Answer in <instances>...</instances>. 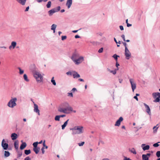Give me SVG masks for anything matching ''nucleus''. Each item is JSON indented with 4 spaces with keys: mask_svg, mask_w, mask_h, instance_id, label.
Returning a JSON list of instances; mask_svg holds the SVG:
<instances>
[{
    "mask_svg": "<svg viewBox=\"0 0 160 160\" xmlns=\"http://www.w3.org/2000/svg\"><path fill=\"white\" fill-rule=\"evenodd\" d=\"M123 120V118L122 117H120L119 119L116 122L115 124V126H119L121 123V122Z\"/></svg>",
    "mask_w": 160,
    "mask_h": 160,
    "instance_id": "obj_11",
    "label": "nucleus"
},
{
    "mask_svg": "<svg viewBox=\"0 0 160 160\" xmlns=\"http://www.w3.org/2000/svg\"><path fill=\"white\" fill-rule=\"evenodd\" d=\"M122 81H123V80L122 79H119V81L120 83H122Z\"/></svg>",
    "mask_w": 160,
    "mask_h": 160,
    "instance_id": "obj_64",
    "label": "nucleus"
},
{
    "mask_svg": "<svg viewBox=\"0 0 160 160\" xmlns=\"http://www.w3.org/2000/svg\"><path fill=\"white\" fill-rule=\"evenodd\" d=\"M40 148L39 147H37L35 148H33V150L35 152V153L37 154L39 152V150L40 149Z\"/></svg>",
    "mask_w": 160,
    "mask_h": 160,
    "instance_id": "obj_24",
    "label": "nucleus"
},
{
    "mask_svg": "<svg viewBox=\"0 0 160 160\" xmlns=\"http://www.w3.org/2000/svg\"><path fill=\"white\" fill-rule=\"evenodd\" d=\"M159 142H158L156 143H155L154 144H153V147H158L159 146V145L158 144V143H159Z\"/></svg>",
    "mask_w": 160,
    "mask_h": 160,
    "instance_id": "obj_46",
    "label": "nucleus"
},
{
    "mask_svg": "<svg viewBox=\"0 0 160 160\" xmlns=\"http://www.w3.org/2000/svg\"><path fill=\"white\" fill-rule=\"evenodd\" d=\"M60 118H63L66 116V115L65 114L61 115H59Z\"/></svg>",
    "mask_w": 160,
    "mask_h": 160,
    "instance_id": "obj_56",
    "label": "nucleus"
},
{
    "mask_svg": "<svg viewBox=\"0 0 160 160\" xmlns=\"http://www.w3.org/2000/svg\"><path fill=\"white\" fill-rule=\"evenodd\" d=\"M45 142V141L44 140L43 141V145L44 147H45V148L47 149L48 148V147L46 145Z\"/></svg>",
    "mask_w": 160,
    "mask_h": 160,
    "instance_id": "obj_44",
    "label": "nucleus"
},
{
    "mask_svg": "<svg viewBox=\"0 0 160 160\" xmlns=\"http://www.w3.org/2000/svg\"><path fill=\"white\" fill-rule=\"evenodd\" d=\"M56 11H57V12H58L61 9V7L60 6H58L57 7V8H55Z\"/></svg>",
    "mask_w": 160,
    "mask_h": 160,
    "instance_id": "obj_50",
    "label": "nucleus"
},
{
    "mask_svg": "<svg viewBox=\"0 0 160 160\" xmlns=\"http://www.w3.org/2000/svg\"><path fill=\"white\" fill-rule=\"evenodd\" d=\"M72 131V135H75V134H79L77 132L76 130H71Z\"/></svg>",
    "mask_w": 160,
    "mask_h": 160,
    "instance_id": "obj_33",
    "label": "nucleus"
},
{
    "mask_svg": "<svg viewBox=\"0 0 160 160\" xmlns=\"http://www.w3.org/2000/svg\"><path fill=\"white\" fill-rule=\"evenodd\" d=\"M158 125V124H157L156 126H154L153 127V130L154 133H156L157 132L158 129L159 127H157Z\"/></svg>",
    "mask_w": 160,
    "mask_h": 160,
    "instance_id": "obj_30",
    "label": "nucleus"
},
{
    "mask_svg": "<svg viewBox=\"0 0 160 160\" xmlns=\"http://www.w3.org/2000/svg\"><path fill=\"white\" fill-rule=\"evenodd\" d=\"M19 3L21 4L22 5H25L26 1V0H16Z\"/></svg>",
    "mask_w": 160,
    "mask_h": 160,
    "instance_id": "obj_22",
    "label": "nucleus"
},
{
    "mask_svg": "<svg viewBox=\"0 0 160 160\" xmlns=\"http://www.w3.org/2000/svg\"><path fill=\"white\" fill-rule=\"evenodd\" d=\"M18 69L19 70V73L20 74H22L23 73L24 71L22 70L20 68H19V67L18 68Z\"/></svg>",
    "mask_w": 160,
    "mask_h": 160,
    "instance_id": "obj_40",
    "label": "nucleus"
},
{
    "mask_svg": "<svg viewBox=\"0 0 160 160\" xmlns=\"http://www.w3.org/2000/svg\"><path fill=\"white\" fill-rule=\"evenodd\" d=\"M27 146V144L25 142H22L20 148L21 150L24 149Z\"/></svg>",
    "mask_w": 160,
    "mask_h": 160,
    "instance_id": "obj_20",
    "label": "nucleus"
},
{
    "mask_svg": "<svg viewBox=\"0 0 160 160\" xmlns=\"http://www.w3.org/2000/svg\"><path fill=\"white\" fill-rule=\"evenodd\" d=\"M57 27V25L55 24H53L51 26V29L53 30V32H55V29Z\"/></svg>",
    "mask_w": 160,
    "mask_h": 160,
    "instance_id": "obj_29",
    "label": "nucleus"
},
{
    "mask_svg": "<svg viewBox=\"0 0 160 160\" xmlns=\"http://www.w3.org/2000/svg\"><path fill=\"white\" fill-rule=\"evenodd\" d=\"M72 3V0H67L66 5L67 6L68 8H69L71 7Z\"/></svg>",
    "mask_w": 160,
    "mask_h": 160,
    "instance_id": "obj_18",
    "label": "nucleus"
},
{
    "mask_svg": "<svg viewBox=\"0 0 160 160\" xmlns=\"http://www.w3.org/2000/svg\"><path fill=\"white\" fill-rule=\"evenodd\" d=\"M123 160H132L129 158H127L126 157H125Z\"/></svg>",
    "mask_w": 160,
    "mask_h": 160,
    "instance_id": "obj_54",
    "label": "nucleus"
},
{
    "mask_svg": "<svg viewBox=\"0 0 160 160\" xmlns=\"http://www.w3.org/2000/svg\"><path fill=\"white\" fill-rule=\"evenodd\" d=\"M67 38V36H63L62 37V40H64L66 39Z\"/></svg>",
    "mask_w": 160,
    "mask_h": 160,
    "instance_id": "obj_48",
    "label": "nucleus"
},
{
    "mask_svg": "<svg viewBox=\"0 0 160 160\" xmlns=\"http://www.w3.org/2000/svg\"><path fill=\"white\" fill-rule=\"evenodd\" d=\"M17 101V98H16L11 99V108H13L17 105L16 103Z\"/></svg>",
    "mask_w": 160,
    "mask_h": 160,
    "instance_id": "obj_5",
    "label": "nucleus"
},
{
    "mask_svg": "<svg viewBox=\"0 0 160 160\" xmlns=\"http://www.w3.org/2000/svg\"><path fill=\"white\" fill-rule=\"evenodd\" d=\"M29 9V6H28V7H27L26 8V9H25V12L28 11V10Z\"/></svg>",
    "mask_w": 160,
    "mask_h": 160,
    "instance_id": "obj_61",
    "label": "nucleus"
},
{
    "mask_svg": "<svg viewBox=\"0 0 160 160\" xmlns=\"http://www.w3.org/2000/svg\"><path fill=\"white\" fill-rule=\"evenodd\" d=\"M103 51V48H100L98 50V52L99 53H101Z\"/></svg>",
    "mask_w": 160,
    "mask_h": 160,
    "instance_id": "obj_49",
    "label": "nucleus"
},
{
    "mask_svg": "<svg viewBox=\"0 0 160 160\" xmlns=\"http://www.w3.org/2000/svg\"><path fill=\"white\" fill-rule=\"evenodd\" d=\"M68 96L70 97H73V94L72 92H69L68 93Z\"/></svg>",
    "mask_w": 160,
    "mask_h": 160,
    "instance_id": "obj_47",
    "label": "nucleus"
},
{
    "mask_svg": "<svg viewBox=\"0 0 160 160\" xmlns=\"http://www.w3.org/2000/svg\"><path fill=\"white\" fill-rule=\"evenodd\" d=\"M156 156L158 157L159 158L160 157V151H158L156 153Z\"/></svg>",
    "mask_w": 160,
    "mask_h": 160,
    "instance_id": "obj_42",
    "label": "nucleus"
},
{
    "mask_svg": "<svg viewBox=\"0 0 160 160\" xmlns=\"http://www.w3.org/2000/svg\"><path fill=\"white\" fill-rule=\"evenodd\" d=\"M72 72H68L66 73L68 75H72Z\"/></svg>",
    "mask_w": 160,
    "mask_h": 160,
    "instance_id": "obj_53",
    "label": "nucleus"
},
{
    "mask_svg": "<svg viewBox=\"0 0 160 160\" xmlns=\"http://www.w3.org/2000/svg\"><path fill=\"white\" fill-rule=\"evenodd\" d=\"M16 151L18 153L17 158H19L22 156V151H18V150Z\"/></svg>",
    "mask_w": 160,
    "mask_h": 160,
    "instance_id": "obj_26",
    "label": "nucleus"
},
{
    "mask_svg": "<svg viewBox=\"0 0 160 160\" xmlns=\"http://www.w3.org/2000/svg\"><path fill=\"white\" fill-rule=\"evenodd\" d=\"M144 105L146 109V112L149 115H151V113L150 111V109L149 106L145 103H144Z\"/></svg>",
    "mask_w": 160,
    "mask_h": 160,
    "instance_id": "obj_10",
    "label": "nucleus"
},
{
    "mask_svg": "<svg viewBox=\"0 0 160 160\" xmlns=\"http://www.w3.org/2000/svg\"><path fill=\"white\" fill-rule=\"evenodd\" d=\"M133 98H134L137 101H138V99L137 96H134L133 97Z\"/></svg>",
    "mask_w": 160,
    "mask_h": 160,
    "instance_id": "obj_60",
    "label": "nucleus"
},
{
    "mask_svg": "<svg viewBox=\"0 0 160 160\" xmlns=\"http://www.w3.org/2000/svg\"><path fill=\"white\" fill-rule=\"evenodd\" d=\"M116 66L117 67V70H118V67L119 66V64L118 63H117V62H116Z\"/></svg>",
    "mask_w": 160,
    "mask_h": 160,
    "instance_id": "obj_59",
    "label": "nucleus"
},
{
    "mask_svg": "<svg viewBox=\"0 0 160 160\" xmlns=\"http://www.w3.org/2000/svg\"><path fill=\"white\" fill-rule=\"evenodd\" d=\"M83 127L80 126H75L72 128H70V130H77L78 134H80L83 133Z\"/></svg>",
    "mask_w": 160,
    "mask_h": 160,
    "instance_id": "obj_3",
    "label": "nucleus"
},
{
    "mask_svg": "<svg viewBox=\"0 0 160 160\" xmlns=\"http://www.w3.org/2000/svg\"><path fill=\"white\" fill-rule=\"evenodd\" d=\"M79 54L77 52H75L73 53L71 57V59L73 61H74L80 57Z\"/></svg>",
    "mask_w": 160,
    "mask_h": 160,
    "instance_id": "obj_4",
    "label": "nucleus"
},
{
    "mask_svg": "<svg viewBox=\"0 0 160 160\" xmlns=\"http://www.w3.org/2000/svg\"><path fill=\"white\" fill-rule=\"evenodd\" d=\"M66 111L68 112V111H72L73 109L71 107H68L66 108Z\"/></svg>",
    "mask_w": 160,
    "mask_h": 160,
    "instance_id": "obj_41",
    "label": "nucleus"
},
{
    "mask_svg": "<svg viewBox=\"0 0 160 160\" xmlns=\"http://www.w3.org/2000/svg\"><path fill=\"white\" fill-rule=\"evenodd\" d=\"M17 43L15 42H12L11 43V48L12 47L13 49H14L16 46Z\"/></svg>",
    "mask_w": 160,
    "mask_h": 160,
    "instance_id": "obj_27",
    "label": "nucleus"
},
{
    "mask_svg": "<svg viewBox=\"0 0 160 160\" xmlns=\"http://www.w3.org/2000/svg\"><path fill=\"white\" fill-rule=\"evenodd\" d=\"M129 81L131 85L132 90H134L136 88V83L134 82L133 79H130Z\"/></svg>",
    "mask_w": 160,
    "mask_h": 160,
    "instance_id": "obj_8",
    "label": "nucleus"
},
{
    "mask_svg": "<svg viewBox=\"0 0 160 160\" xmlns=\"http://www.w3.org/2000/svg\"><path fill=\"white\" fill-rule=\"evenodd\" d=\"M11 138H12V140H16L18 138V135L15 133H13L11 135Z\"/></svg>",
    "mask_w": 160,
    "mask_h": 160,
    "instance_id": "obj_16",
    "label": "nucleus"
},
{
    "mask_svg": "<svg viewBox=\"0 0 160 160\" xmlns=\"http://www.w3.org/2000/svg\"><path fill=\"white\" fill-rule=\"evenodd\" d=\"M147 156L149 158V157L150 156L151 154L150 153H148L146 154Z\"/></svg>",
    "mask_w": 160,
    "mask_h": 160,
    "instance_id": "obj_62",
    "label": "nucleus"
},
{
    "mask_svg": "<svg viewBox=\"0 0 160 160\" xmlns=\"http://www.w3.org/2000/svg\"><path fill=\"white\" fill-rule=\"evenodd\" d=\"M69 120V119H68L67 121L64 122V124L62 125V130L64 129L65 127L68 124V122Z\"/></svg>",
    "mask_w": 160,
    "mask_h": 160,
    "instance_id": "obj_23",
    "label": "nucleus"
},
{
    "mask_svg": "<svg viewBox=\"0 0 160 160\" xmlns=\"http://www.w3.org/2000/svg\"><path fill=\"white\" fill-rule=\"evenodd\" d=\"M31 158L29 156H28L24 158V160H31Z\"/></svg>",
    "mask_w": 160,
    "mask_h": 160,
    "instance_id": "obj_51",
    "label": "nucleus"
},
{
    "mask_svg": "<svg viewBox=\"0 0 160 160\" xmlns=\"http://www.w3.org/2000/svg\"><path fill=\"white\" fill-rule=\"evenodd\" d=\"M141 147L142 148L143 151H145L146 150H148L150 148V146L149 145L145 146V144H143L141 145Z\"/></svg>",
    "mask_w": 160,
    "mask_h": 160,
    "instance_id": "obj_14",
    "label": "nucleus"
},
{
    "mask_svg": "<svg viewBox=\"0 0 160 160\" xmlns=\"http://www.w3.org/2000/svg\"><path fill=\"white\" fill-rule=\"evenodd\" d=\"M123 44L125 46V49H126V48H127V43L125 42H123Z\"/></svg>",
    "mask_w": 160,
    "mask_h": 160,
    "instance_id": "obj_57",
    "label": "nucleus"
},
{
    "mask_svg": "<svg viewBox=\"0 0 160 160\" xmlns=\"http://www.w3.org/2000/svg\"><path fill=\"white\" fill-rule=\"evenodd\" d=\"M33 76L38 82H41L43 80V77L41 74L37 71H34L33 72Z\"/></svg>",
    "mask_w": 160,
    "mask_h": 160,
    "instance_id": "obj_1",
    "label": "nucleus"
},
{
    "mask_svg": "<svg viewBox=\"0 0 160 160\" xmlns=\"http://www.w3.org/2000/svg\"><path fill=\"white\" fill-rule=\"evenodd\" d=\"M60 118L59 115H57L55 117V120L56 121H59Z\"/></svg>",
    "mask_w": 160,
    "mask_h": 160,
    "instance_id": "obj_37",
    "label": "nucleus"
},
{
    "mask_svg": "<svg viewBox=\"0 0 160 160\" xmlns=\"http://www.w3.org/2000/svg\"><path fill=\"white\" fill-rule=\"evenodd\" d=\"M14 145L15 149L16 150H18V149L19 147V141L18 140H16L14 142Z\"/></svg>",
    "mask_w": 160,
    "mask_h": 160,
    "instance_id": "obj_15",
    "label": "nucleus"
},
{
    "mask_svg": "<svg viewBox=\"0 0 160 160\" xmlns=\"http://www.w3.org/2000/svg\"><path fill=\"white\" fill-rule=\"evenodd\" d=\"M51 1H49L47 4V8H49L51 7Z\"/></svg>",
    "mask_w": 160,
    "mask_h": 160,
    "instance_id": "obj_39",
    "label": "nucleus"
},
{
    "mask_svg": "<svg viewBox=\"0 0 160 160\" xmlns=\"http://www.w3.org/2000/svg\"><path fill=\"white\" fill-rule=\"evenodd\" d=\"M10 155V153L8 151H5L4 156L6 157H8Z\"/></svg>",
    "mask_w": 160,
    "mask_h": 160,
    "instance_id": "obj_32",
    "label": "nucleus"
},
{
    "mask_svg": "<svg viewBox=\"0 0 160 160\" xmlns=\"http://www.w3.org/2000/svg\"><path fill=\"white\" fill-rule=\"evenodd\" d=\"M72 75H73L74 78H78L80 77V75L75 71L72 72Z\"/></svg>",
    "mask_w": 160,
    "mask_h": 160,
    "instance_id": "obj_17",
    "label": "nucleus"
},
{
    "mask_svg": "<svg viewBox=\"0 0 160 160\" xmlns=\"http://www.w3.org/2000/svg\"><path fill=\"white\" fill-rule=\"evenodd\" d=\"M23 78L25 81L27 82L29 81V80L28 79L27 76L26 74H24L23 75Z\"/></svg>",
    "mask_w": 160,
    "mask_h": 160,
    "instance_id": "obj_35",
    "label": "nucleus"
},
{
    "mask_svg": "<svg viewBox=\"0 0 160 160\" xmlns=\"http://www.w3.org/2000/svg\"><path fill=\"white\" fill-rule=\"evenodd\" d=\"M152 95L154 98L156 99L153 101L154 102H159L160 100V93L154 92L152 93Z\"/></svg>",
    "mask_w": 160,
    "mask_h": 160,
    "instance_id": "obj_2",
    "label": "nucleus"
},
{
    "mask_svg": "<svg viewBox=\"0 0 160 160\" xmlns=\"http://www.w3.org/2000/svg\"><path fill=\"white\" fill-rule=\"evenodd\" d=\"M38 142H34L32 144V145L33 146V148L38 147L37 146H38Z\"/></svg>",
    "mask_w": 160,
    "mask_h": 160,
    "instance_id": "obj_36",
    "label": "nucleus"
},
{
    "mask_svg": "<svg viewBox=\"0 0 160 160\" xmlns=\"http://www.w3.org/2000/svg\"><path fill=\"white\" fill-rule=\"evenodd\" d=\"M129 151L131 153H133L134 154H137V152L134 148H132L131 149H129Z\"/></svg>",
    "mask_w": 160,
    "mask_h": 160,
    "instance_id": "obj_25",
    "label": "nucleus"
},
{
    "mask_svg": "<svg viewBox=\"0 0 160 160\" xmlns=\"http://www.w3.org/2000/svg\"><path fill=\"white\" fill-rule=\"evenodd\" d=\"M34 111L35 112L38 113V115H40L39 110L38 109V105L35 103H34Z\"/></svg>",
    "mask_w": 160,
    "mask_h": 160,
    "instance_id": "obj_13",
    "label": "nucleus"
},
{
    "mask_svg": "<svg viewBox=\"0 0 160 160\" xmlns=\"http://www.w3.org/2000/svg\"><path fill=\"white\" fill-rule=\"evenodd\" d=\"M1 145L3 149L5 150H7L8 147V144L6 142L4 139H3L2 140V142Z\"/></svg>",
    "mask_w": 160,
    "mask_h": 160,
    "instance_id": "obj_7",
    "label": "nucleus"
},
{
    "mask_svg": "<svg viewBox=\"0 0 160 160\" xmlns=\"http://www.w3.org/2000/svg\"><path fill=\"white\" fill-rule=\"evenodd\" d=\"M125 55L127 59H129L131 56V53L128 49V48H126L125 50Z\"/></svg>",
    "mask_w": 160,
    "mask_h": 160,
    "instance_id": "obj_9",
    "label": "nucleus"
},
{
    "mask_svg": "<svg viewBox=\"0 0 160 160\" xmlns=\"http://www.w3.org/2000/svg\"><path fill=\"white\" fill-rule=\"evenodd\" d=\"M121 37L122 38V39H123V40L124 41H125V37L124 35H123V34L122 35V36H121Z\"/></svg>",
    "mask_w": 160,
    "mask_h": 160,
    "instance_id": "obj_55",
    "label": "nucleus"
},
{
    "mask_svg": "<svg viewBox=\"0 0 160 160\" xmlns=\"http://www.w3.org/2000/svg\"><path fill=\"white\" fill-rule=\"evenodd\" d=\"M112 57L115 59L116 62H117L118 60V58L119 57V56L117 55L116 54H115L113 55Z\"/></svg>",
    "mask_w": 160,
    "mask_h": 160,
    "instance_id": "obj_34",
    "label": "nucleus"
},
{
    "mask_svg": "<svg viewBox=\"0 0 160 160\" xmlns=\"http://www.w3.org/2000/svg\"><path fill=\"white\" fill-rule=\"evenodd\" d=\"M84 143H85V142H82L81 143H78V145L79 146H82L84 145Z\"/></svg>",
    "mask_w": 160,
    "mask_h": 160,
    "instance_id": "obj_45",
    "label": "nucleus"
},
{
    "mask_svg": "<svg viewBox=\"0 0 160 160\" xmlns=\"http://www.w3.org/2000/svg\"><path fill=\"white\" fill-rule=\"evenodd\" d=\"M83 57L82 56H80L73 62L76 64L78 65L79 64L81 63L82 61H83Z\"/></svg>",
    "mask_w": 160,
    "mask_h": 160,
    "instance_id": "obj_6",
    "label": "nucleus"
},
{
    "mask_svg": "<svg viewBox=\"0 0 160 160\" xmlns=\"http://www.w3.org/2000/svg\"><path fill=\"white\" fill-rule=\"evenodd\" d=\"M30 68L33 71V72L34 71H36L35 70L36 69V67L35 64H31L30 66Z\"/></svg>",
    "mask_w": 160,
    "mask_h": 160,
    "instance_id": "obj_21",
    "label": "nucleus"
},
{
    "mask_svg": "<svg viewBox=\"0 0 160 160\" xmlns=\"http://www.w3.org/2000/svg\"><path fill=\"white\" fill-rule=\"evenodd\" d=\"M44 148H45L44 147H43L41 148V150L42 151V154H44L45 152V151H44Z\"/></svg>",
    "mask_w": 160,
    "mask_h": 160,
    "instance_id": "obj_52",
    "label": "nucleus"
},
{
    "mask_svg": "<svg viewBox=\"0 0 160 160\" xmlns=\"http://www.w3.org/2000/svg\"><path fill=\"white\" fill-rule=\"evenodd\" d=\"M142 157V160H149L148 157L145 154H143Z\"/></svg>",
    "mask_w": 160,
    "mask_h": 160,
    "instance_id": "obj_28",
    "label": "nucleus"
},
{
    "mask_svg": "<svg viewBox=\"0 0 160 160\" xmlns=\"http://www.w3.org/2000/svg\"><path fill=\"white\" fill-rule=\"evenodd\" d=\"M120 28L121 29V30H123L124 29L123 27V26H120Z\"/></svg>",
    "mask_w": 160,
    "mask_h": 160,
    "instance_id": "obj_58",
    "label": "nucleus"
},
{
    "mask_svg": "<svg viewBox=\"0 0 160 160\" xmlns=\"http://www.w3.org/2000/svg\"><path fill=\"white\" fill-rule=\"evenodd\" d=\"M80 37L79 35H76L75 36V38H79Z\"/></svg>",
    "mask_w": 160,
    "mask_h": 160,
    "instance_id": "obj_63",
    "label": "nucleus"
},
{
    "mask_svg": "<svg viewBox=\"0 0 160 160\" xmlns=\"http://www.w3.org/2000/svg\"><path fill=\"white\" fill-rule=\"evenodd\" d=\"M117 70L115 69L114 71H110V72L112 73L113 74L115 75L116 73Z\"/></svg>",
    "mask_w": 160,
    "mask_h": 160,
    "instance_id": "obj_43",
    "label": "nucleus"
},
{
    "mask_svg": "<svg viewBox=\"0 0 160 160\" xmlns=\"http://www.w3.org/2000/svg\"><path fill=\"white\" fill-rule=\"evenodd\" d=\"M31 150L30 149L25 150H24L25 154L26 155H28L31 153Z\"/></svg>",
    "mask_w": 160,
    "mask_h": 160,
    "instance_id": "obj_31",
    "label": "nucleus"
},
{
    "mask_svg": "<svg viewBox=\"0 0 160 160\" xmlns=\"http://www.w3.org/2000/svg\"><path fill=\"white\" fill-rule=\"evenodd\" d=\"M54 77H53L52 78V79L51 80V82L54 85H56V83L55 80H54Z\"/></svg>",
    "mask_w": 160,
    "mask_h": 160,
    "instance_id": "obj_38",
    "label": "nucleus"
},
{
    "mask_svg": "<svg viewBox=\"0 0 160 160\" xmlns=\"http://www.w3.org/2000/svg\"><path fill=\"white\" fill-rule=\"evenodd\" d=\"M57 12L56 8H53L48 11V13L50 16L52 15L54 13Z\"/></svg>",
    "mask_w": 160,
    "mask_h": 160,
    "instance_id": "obj_19",
    "label": "nucleus"
},
{
    "mask_svg": "<svg viewBox=\"0 0 160 160\" xmlns=\"http://www.w3.org/2000/svg\"><path fill=\"white\" fill-rule=\"evenodd\" d=\"M58 111L61 112H63L64 113H69V112L66 111V108H58Z\"/></svg>",
    "mask_w": 160,
    "mask_h": 160,
    "instance_id": "obj_12",
    "label": "nucleus"
}]
</instances>
